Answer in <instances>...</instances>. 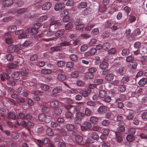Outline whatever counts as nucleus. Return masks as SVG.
<instances>
[{
    "label": "nucleus",
    "instance_id": "nucleus-12",
    "mask_svg": "<svg viewBox=\"0 0 147 147\" xmlns=\"http://www.w3.org/2000/svg\"><path fill=\"white\" fill-rule=\"evenodd\" d=\"M116 125L119 126L117 128V131L120 132H123L125 130V127L123 125V123H122L121 122H116L115 123Z\"/></svg>",
    "mask_w": 147,
    "mask_h": 147
},
{
    "label": "nucleus",
    "instance_id": "nucleus-27",
    "mask_svg": "<svg viewBox=\"0 0 147 147\" xmlns=\"http://www.w3.org/2000/svg\"><path fill=\"white\" fill-rule=\"evenodd\" d=\"M64 32V30H59L55 33V35L56 36H61L63 35Z\"/></svg>",
    "mask_w": 147,
    "mask_h": 147
},
{
    "label": "nucleus",
    "instance_id": "nucleus-32",
    "mask_svg": "<svg viewBox=\"0 0 147 147\" xmlns=\"http://www.w3.org/2000/svg\"><path fill=\"white\" fill-rule=\"evenodd\" d=\"M112 24V22L111 20L107 21L105 24V27L106 28H108L111 26Z\"/></svg>",
    "mask_w": 147,
    "mask_h": 147
},
{
    "label": "nucleus",
    "instance_id": "nucleus-19",
    "mask_svg": "<svg viewBox=\"0 0 147 147\" xmlns=\"http://www.w3.org/2000/svg\"><path fill=\"white\" fill-rule=\"evenodd\" d=\"M137 65L138 63L136 62L132 61L128 65V67L131 69L135 70L136 69Z\"/></svg>",
    "mask_w": 147,
    "mask_h": 147
},
{
    "label": "nucleus",
    "instance_id": "nucleus-3",
    "mask_svg": "<svg viewBox=\"0 0 147 147\" xmlns=\"http://www.w3.org/2000/svg\"><path fill=\"white\" fill-rule=\"evenodd\" d=\"M31 44V42L30 41L26 40L22 45L20 44L17 45L16 46L18 47H19V49H20V50H19L18 52L19 53L20 52V53H22L23 51L22 50V49H23L24 47H27L30 46Z\"/></svg>",
    "mask_w": 147,
    "mask_h": 147
},
{
    "label": "nucleus",
    "instance_id": "nucleus-59",
    "mask_svg": "<svg viewBox=\"0 0 147 147\" xmlns=\"http://www.w3.org/2000/svg\"><path fill=\"white\" fill-rule=\"evenodd\" d=\"M13 17L11 16L6 17L3 19V21L4 22H9L11 20Z\"/></svg>",
    "mask_w": 147,
    "mask_h": 147
},
{
    "label": "nucleus",
    "instance_id": "nucleus-14",
    "mask_svg": "<svg viewBox=\"0 0 147 147\" xmlns=\"http://www.w3.org/2000/svg\"><path fill=\"white\" fill-rule=\"evenodd\" d=\"M1 79L3 81L5 80V78L8 80L9 79L10 77L7 73L5 72H3L2 74H1L0 76Z\"/></svg>",
    "mask_w": 147,
    "mask_h": 147
},
{
    "label": "nucleus",
    "instance_id": "nucleus-44",
    "mask_svg": "<svg viewBox=\"0 0 147 147\" xmlns=\"http://www.w3.org/2000/svg\"><path fill=\"white\" fill-rule=\"evenodd\" d=\"M92 111L88 108H86L85 110V114L86 116H90L91 115Z\"/></svg>",
    "mask_w": 147,
    "mask_h": 147
},
{
    "label": "nucleus",
    "instance_id": "nucleus-64",
    "mask_svg": "<svg viewBox=\"0 0 147 147\" xmlns=\"http://www.w3.org/2000/svg\"><path fill=\"white\" fill-rule=\"evenodd\" d=\"M41 110L42 112L45 113H47L49 111V109L46 107H42Z\"/></svg>",
    "mask_w": 147,
    "mask_h": 147
},
{
    "label": "nucleus",
    "instance_id": "nucleus-63",
    "mask_svg": "<svg viewBox=\"0 0 147 147\" xmlns=\"http://www.w3.org/2000/svg\"><path fill=\"white\" fill-rule=\"evenodd\" d=\"M26 11V9L23 8H20L16 11V12L18 14L23 13Z\"/></svg>",
    "mask_w": 147,
    "mask_h": 147
},
{
    "label": "nucleus",
    "instance_id": "nucleus-38",
    "mask_svg": "<svg viewBox=\"0 0 147 147\" xmlns=\"http://www.w3.org/2000/svg\"><path fill=\"white\" fill-rule=\"evenodd\" d=\"M62 47L60 46H58L51 48V50L53 51H58L61 49Z\"/></svg>",
    "mask_w": 147,
    "mask_h": 147
},
{
    "label": "nucleus",
    "instance_id": "nucleus-37",
    "mask_svg": "<svg viewBox=\"0 0 147 147\" xmlns=\"http://www.w3.org/2000/svg\"><path fill=\"white\" fill-rule=\"evenodd\" d=\"M91 137L95 140H98L99 138V137L98 134L95 132H92L91 134Z\"/></svg>",
    "mask_w": 147,
    "mask_h": 147
},
{
    "label": "nucleus",
    "instance_id": "nucleus-43",
    "mask_svg": "<svg viewBox=\"0 0 147 147\" xmlns=\"http://www.w3.org/2000/svg\"><path fill=\"white\" fill-rule=\"evenodd\" d=\"M65 28L66 30H69L72 29L73 27V25L71 22H69L65 26Z\"/></svg>",
    "mask_w": 147,
    "mask_h": 147
},
{
    "label": "nucleus",
    "instance_id": "nucleus-34",
    "mask_svg": "<svg viewBox=\"0 0 147 147\" xmlns=\"http://www.w3.org/2000/svg\"><path fill=\"white\" fill-rule=\"evenodd\" d=\"M96 40L94 38H92L88 43V45L89 46H92L96 44Z\"/></svg>",
    "mask_w": 147,
    "mask_h": 147
},
{
    "label": "nucleus",
    "instance_id": "nucleus-25",
    "mask_svg": "<svg viewBox=\"0 0 147 147\" xmlns=\"http://www.w3.org/2000/svg\"><path fill=\"white\" fill-rule=\"evenodd\" d=\"M90 121L92 123L96 124L98 121V119L95 116H92L90 118Z\"/></svg>",
    "mask_w": 147,
    "mask_h": 147
},
{
    "label": "nucleus",
    "instance_id": "nucleus-49",
    "mask_svg": "<svg viewBox=\"0 0 147 147\" xmlns=\"http://www.w3.org/2000/svg\"><path fill=\"white\" fill-rule=\"evenodd\" d=\"M17 66V65L16 64L11 63L8 64L7 65V67L9 69H13Z\"/></svg>",
    "mask_w": 147,
    "mask_h": 147
},
{
    "label": "nucleus",
    "instance_id": "nucleus-54",
    "mask_svg": "<svg viewBox=\"0 0 147 147\" xmlns=\"http://www.w3.org/2000/svg\"><path fill=\"white\" fill-rule=\"evenodd\" d=\"M134 115L132 112H130L128 113L126 117L127 119L129 120H131L134 117Z\"/></svg>",
    "mask_w": 147,
    "mask_h": 147
},
{
    "label": "nucleus",
    "instance_id": "nucleus-15",
    "mask_svg": "<svg viewBox=\"0 0 147 147\" xmlns=\"http://www.w3.org/2000/svg\"><path fill=\"white\" fill-rule=\"evenodd\" d=\"M91 92V90L88 89L85 90H82L80 92V94H81L84 97H86L88 94L90 93Z\"/></svg>",
    "mask_w": 147,
    "mask_h": 147
},
{
    "label": "nucleus",
    "instance_id": "nucleus-36",
    "mask_svg": "<svg viewBox=\"0 0 147 147\" xmlns=\"http://www.w3.org/2000/svg\"><path fill=\"white\" fill-rule=\"evenodd\" d=\"M107 94L106 91L103 90H101L99 93V96L100 97L103 98H104Z\"/></svg>",
    "mask_w": 147,
    "mask_h": 147
},
{
    "label": "nucleus",
    "instance_id": "nucleus-62",
    "mask_svg": "<svg viewBox=\"0 0 147 147\" xmlns=\"http://www.w3.org/2000/svg\"><path fill=\"white\" fill-rule=\"evenodd\" d=\"M79 73L77 71H73L71 73V76L72 78H76L79 76Z\"/></svg>",
    "mask_w": 147,
    "mask_h": 147
},
{
    "label": "nucleus",
    "instance_id": "nucleus-21",
    "mask_svg": "<svg viewBox=\"0 0 147 147\" xmlns=\"http://www.w3.org/2000/svg\"><path fill=\"white\" fill-rule=\"evenodd\" d=\"M116 136V139L118 142H121L123 140V139L121 136V133L119 132H116L115 133Z\"/></svg>",
    "mask_w": 147,
    "mask_h": 147
},
{
    "label": "nucleus",
    "instance_id": "nucleus-24",
    "mask_svg": "<svg viewBox=\"0 0 147 147\" xmlns=\"http://www.w3.org/2000/svg\"><path fill=\"white\" fill-rule=\"evenodd\" d=\"M126 69L125 67H121L119 68L118 72L120 75H123L126 73Z\"/></svg>",
    "mask_w": 147,
    "mask_h": 147
},
{
    "label": "nucleus",
    "instance_id": "nucleus-28",
    "mask_svg": "<svg viewBox=\"0 0 147 147\" xmlns=\"http://www.w3.org/2000/svg\"><path fill=\"white\" fill-rule=\"evenodd\" d=\"M102 47L103 50H107L110 48V45L109 42H107L103 44Z\"/></svg>",
    "mask_w": 147,
    "mask_h": 147
},
{
    "label": "nucleus",
    "instance_id": "nucleus-55",
    "mask_svg": "<svg viewBox=\"0 0 147 147\" xmlns=\"http://www.w3.org/2000/svg\"><path fill=\"white\" fill-rule=\"evenodd\" d=\"M103 81L101 79H96L94 81V83L96 85H98L102 83Z\"/></svg>",
    "mask_w": 147,
    "mask_h": 147
},
{
    "label": "nucleus",
    "instance_id": "nucleus-1",
    "mask_svg": "<svg viewBox=\"0 0 147 147\" xmlns=\"http://www.w3.org/2000/svg\"><path fill=\"white\" fill-rule=\"evenodd\" d=\"M85 116V114L81 112H78L76 115L74 119V122L76 124H80L82 121V119H83Z\"/></svg>",
    "mask_w": 147,
    "mask_h": 147
},
{
    "label": "nucleus",
    "instance_id": "nucleus-41",
    "mask_svg": "<svg viewBox=\"0 0 147 147\" xmlns=\"http://www.w3.org/2000/svg\"><path fill=\"white\" fill-rule=\"evenodd\" d=\"M127 140L129 142H131L133 141L134 139V137L131 134H129L126 137Z\"/></svg>",
    "mask_w": 147,
    "mask_h": 147
},
{
    "label": "nucleus",
    "instance_id": "nucleus-48",
    "mask_svg": "<svg viewBox=\"0 0 147 147\" xmlns=\"http://www.w3.org/2000/svg\"><path fill=\"white\" fill-rule=\"evenodd\" d=\"M102 123L103 125L107 126L110 125V122L109 120L105 119L102 121Z\"/></svg>",
    "mask_w": 147,
    "mask_h": 147
},
{
    "label": "nucleus",
    "instance_id": "nucleus-20",
    "mask_svg": "<svg viewBox=\"0 0 147 147\" xmlns=\"http://www.w3.org/2000/svg\"><path fill=\"white\" fill-rule=\"evenodd\" d=\"M87 4L86 2L83 1L78 3L77 7L79 9H82L86 8L87 6Z\"/></svg>",
    "mask_w": 147,
    "mask_h": 147
},
{
    "label": "nucleus",
    "instance_id": "nucleus-9",
    "mask_svg": "<svg viewBox=\"0 0 147 147\" xmlns=\"http://www.w3.org/2000/svg\"><path fill=\"white\" fill-rule=\"evenodd\" d=\"M0 1L2 3L4 7H9L13 3V0H0Z\"/></svg>",
    "mask_w": 147,
    "mask_h": 147
},
{
    "label": "nucleus",
    "instance_id": "nucleus-6",
    "mask_svg": "<svg viewBox=\"0 0 147 147\" xmlns=\"http://www.w3.org/2000/svg\"><path fill=\"white\" fill-rule=\"evenodd\" d=\"M65 7L64 3L62 2H59L55 5L54 9L56 11H60L63 9Z\"/></svg>",
    "mask_w": 147,
    "mask_h": 147
},
{
    "label": "nucleus",
    "instance_id": "nucleus-29",
    "mask_svg": "<svg viewBox=\"0 0 147 147\" xmlns=\"http://www.w3.org/2000/svg\"><path fill=\"white\" fill-rule=\"evenodd\" d=\"M41 72L44 74H49L52 72V70L50 69H42Z\"/></svg>",
    "mask_w": 147,
    "mask_h": 147
},
{
    "label": "nucleus",
    "instance_id": "nucleus-22",
    "mask_svg": "<svg viewBox=\"0 0 147 147\" xmlns=\"http://www.w3.org/2000/svg\"><path fill=\"white\" fill-rule=\"evenodd\" d=\"M59 102L54 100L51 101L50 102V106L52 107H57L59 105Z\"/></svg>",
    "mask_w": 147,
    "mask_h": 147
},
{
    "label": "nucleus",
    "instance_id": "nucleus-58",
    "mask_svg": "<svg viewBox=\"0 0 147 147\" xmlns=\"http://www.w3.org/2000/svg\"><path fill=\"white\" fill-rule=\"evenodd\" d=\"M118 89L120 92H123L125 90L126 88L125 86L123 85H121L119 86Z\"/></svg>",
    "mask_w": 147,
    "mask_h": 147
},
{
    "label": "nucleus",
    "instance_id": "nucleus-47",
    "mask_svg": "<svg viewBox=\"0 0 147 147\" xmlns=\"http://www.w3.org/2000/svg\"><path fill=\"white\" fill-rule=\"evenodd\" d=\"M41 89L45 91L48 90L49 89V86L45 84H42Z\"/></svg>",
    "mask_w": 147,
    "mask_h": 147
},
{
    "label": "nucleus",
    "instance_id": "nucleus-5",
    "mask_svg": "<svg viewBox=\"0 0 147 147\" xmlns=\"http://www.w3.org/2000/svg\"><path fill=\"white\" fill-rule=\"evenodd\" d=\"M61 91V88L60 86H57L54 88L52 91L53 93L51 94V97H55L58 95V93Z\"/></svg>",
    "mask_w": 147,
    "mask_h": 147
},
{
    "label": "nucleus",
    "instance_id": "nucleus-7",
    "mask_svg": "<svg viewBox=\"0 0 147 147\" xmlns=\"http://www.w3.org/2000/svg\"><path fill=\"white\" fill-rule=\"evenodd\" d=\"M4 37L5 39V42L7 44H10L12 43V40L11 39V36L9 32L5 33L4 34Z\"/></svg>",
    "mask_w": 147,
    "mask_h": 147
},
{
    "label": "nucleus",
    "instance_id": "nucleus-35",
    "mask_svg": "<svg viewBox=\"0 0 147 147\" xmlns=\"http://www.w3.org/2000/svg\"><path fill=\"white\" fill-rule=\"evenodd\" d=\"M66 129L69 131H72L74 129V126L71 124H68L66 125Z\"/></svg>",
    "mask_w": 147,
    "mask_h": 147
},
{
    "label": "nucleus",
    "instance_id": "nucleus-4",
    "mask_svg": "<svg viewBox=\"0 0 147 147\" xmlns=\"http://www.w3.org/2000/svg\"><path fill=\"white\" fill-rule=\"evenodd\" d=\"M52 5V4L51 2H46L42 5V9L45 11H48L51 8Z\"/></svg>",
    "mask_w": 147,
    "mask_h": 147
},
{
    "label": "nucleus",
    "instance_id": "nucleus-40",
    "mask_svg": "<svg viewBox=\"0 0 147 147\" xmlns=\"http://www.w3.org/2000/svg\"><path fill=\"white\" fill-rule=\"evenodd\" d=\"M52 118L49 116H47L46 115L43 122L45 123H48L50 122L52 120Z\"/></svg>",
    "mask_w": 147,
    "mask_h": 147
},
{
    "label": "nucleus",
    "instance_id": "nucleus-53",
    "mask_svg": "<svg viewBox=\"0 0 147 147\" xmlns=\"http://www.w3.org/2000/svg\"><path fill=\"white\" fill-rule=\"evenodd\" d=\"M107 9L106 6L104 5L100 6L99 7V11L101 12H104Z\"/></svg>",
    "mask_w": 147,
    "mask_h": 147
},
{
    "label": "nucleus",
    "instance_id": "nucleus-11",
    "mask_svg": "<svg viewBox=\"0 0 147 147\" xmlns=\"http://www.w3.org/2000/svg\"><path fill=\"white\" fill-rule=\"evenodd\" d=\"M62 22L61 21H52L50 24V26H51L52 25L54 26V28H58V27L61 26L62 25Z\"/></svg>",
    "mask_w": 147,
    "mask_h": 147
},
{
    "label": "nucleus",
    "instance_id": "nucleus-39",
    "mask_svg": "<svg viewBox=\"0 0 147 147\" xmlns=\"http://www.w3.org/2000/svg\"><path fill=\"white\" fill-rule=\"evenodd\" d=\"M99 32V29L98 28H96L92 30L91 32V34L93 35H95L98 34Z\"/></svg>",
    "mask_w": 147,
    "mask_h": 147
},
{
    "label": "nucleus",
    "instance_id": "nucleus-23",
    "mask_svg": "<svg viewBox=\"0 0 147 147\" xmlns=\"http://www.w3.org/2000/svg\"><path fill=\"white\" fill-rule=\"evenodd\" d=\"M108 66V63L105 62H104L101 63L99 65L100 69H105L107 68Z\"/></svg>",
    "mask_w": 147,
    "mask_h": 147
},
{
    "label": "nucleus",
    "instance_id": "nucleus-61",
    "mask_svg": "<svg viewBox=\"0 0 147 147\" xmlns=\"http://www.w3.org/2000/svg\"><path fill=\"white\" fill-rule=\"evenodd\" d=\"M136 132V130L134 128L130 127L128 129V132L129 134H134Z\"/></svg>",
    "mask_w": 147,
    "mask_h": 147
},
{
    "label": "nucleus",
    "instance_id": "nucleus-30",
    "mask_svg": "<svg viewBox=\"0 0 147 147\" xmlns=\"http://www.w3.org/2000/svg\"><path fill=\"white\" fill-rule=\"evenodd\" d=\"M82 137L79 135H77L75 137V141L78 143H80L83 141Z\"/></svg>",
    "mask_w": 147,
    "mask_h": 147
},
{
    "label": "nucleus",
    "instance_id": "nucleus-13",
    "mask_svg": "<svg viewBox=\"0 0 147 147\" xmlns=\"http://www.w3.org/2000/svg\"><path fill=\"white\" fill-rule=\"evenodd\" d=\"M49 16L47 14H45L41 16L38 18V21L40 22H42L46 20Z\"/></svg>",
    "mask_w": 147,
    "mask_h": 147
},
{
    "label": "nucleus",
    "instance_id": "nucleus-18",
    "mask_svg": "<svg viewBox=\"0 0 147 147\" xmlns=\"http://www.w3.org/2000/svg\"><path fill=\"white\" fill-rule=\"evenodd\" d=\"M107 110L106 107L103 106H100L98 109V111L100 114L105 113Z\"/></svg>",
    "mask_w": 147,
    "mask_h": 147
},
{
    "label": "nucleus",
    "instance_id": "nucleus-56",
    "mask_svg": "<svg viewBox=\"0 0 147 147\" xmlns=\"http://www.w3.org/2000/svg\"><path fill=\"white\" fill-rule=\"evenodd\" d=\"M129 78L127 76L123 77L121 80V82L123 83H125L127 82L129 80Z\"/></svg>",
    "mask_w": 147,
    "mask_h": 147
},
{
    "label": "nucleus",
    "instance_id": "nucleus-45",
    "mask_svg": "<svg viewBox=\"0 0 147 147\" xmlns=\"http://www.w3.org/2000/svg\"><path fill=\"white\" fill-rule=\"evenodd\" d=\"M46 115L44 113H40L38 115V119L39 120L42 122H43Z\"/></svg>",
    "mask_w": 147,
    "mask_h": 147
},
{
    "label": "nucleus",
    "instance_id": "nucleus-17",
    "mask_svg": "<svg viewBox=\"0 0 147 147\" xmlns=\"http://www.w3.org/2000/svg\"><path fill=\"white\" fill-rule=\"evenodd\" d=\"M66 76L64 74H59L57 76V79L59 81H63L66 79Z\"/></svg>",
    "mask_w": 147,
    "mask_h": 147
},
{
    "label": "nucleus",
    "instance_id": "nucleus-52",
    "mask_svg": "<svg viewBox=\"0 0 147 147\" xmlns=\"http://www.w3.org/2000/svg\"><path fill=\"white\" fill-rule=\"evenodd\" d=\"M90 36V35L86 34H81L80 36L81 37L82 39H87L89 38Z\"/></svg>",
    "mask_w": 147,
    "mask_h": 147
},
{
    "label": "nucleus",
    "instance_id": "nucleus-26",
    "mask_svg": "<svg viewBox=\"0 0 147 147\" xmlns=\"http://www.w3.org/2000/svg\"><path fill=\"white\" fill-rule=\"evenodd\" d=\"M113 78L114 76L111 74H107L105 77L106 80L108 81H111L113 80Z\"/></svg>",
    "mask_w": 147,
    "mask_h": 147
},
{
    "label": "nucleus",
    "instance_id": "nucleus-10",
    "mask_svg": "<svg viewBox=\"0 0 147 147\" xmlns=\"http://www.w3.org/2000/svg\"><path fill=\"white\" fill-rule=\"evenodd\" d=\"M92 125L89 122L85 121L83 124V125L81 126V128L82 131L86 130L87 129H89L91 127Z\"/></svg>",
    "mask_w": 147,
    "mask_h": 147
},
{
    "label": "nucleus",
    "instance_id": "nucleus-50",
    "mask_svg": "<svg viewBox=\"0 0 147 147\" xmlns=\"http://www.w3.org/2000/svg\"><path fill=\"white\" fill-rule=\"evenodd\" d=\"M88 53L91 55L97 54L96 49L95 48L92 49Z\"/></svg>",
    "mask_w": 147,
    "mask_h": 147
},
{
    "label": "nucleus",
    "instance_id": "nucleus-60",
    "mask_svg": "<svg viewBox=\"0 0 147 147\" xmlns=\"http://www.w3.org/2000/svg\"><path fill=\"white\" fill-rule=\"evenodd\" d=\"M15 3L17 7H20L24 4V2L22 1H18L15 2Z\"/></svg>",
    "mask_w": 147,
    "mask_h": 147
},
{
    "label": "nucleus",
    "instance_id": "nucleus-33",
    "mask_svg": "<svg viewBox=\"0 0 147 147\" xmlns=\"http://www.w3.org/2000/svg\"><path fill=\"white\" fill-rule=\"evenodd\" d=\"M46 133L48 135L50 136H53L54 134L51 128H49L46 129Z\"/></svg>",
    "mask_w": 147,
    "mask_h": 147
},
{
    "label": "nucleus",
    "instance_id": "nucleus-42",
    "mask_svg": "<svg viewBox=\"0 0 147 147\" xmlns=\"http://www.w3.org/2000/svg\"><path fill=\"white\" fill-rule=\"evenodd\" d=\"M65 116L66 118L71 119L73 117V114L70 111H68L66 113Z\"/></svg>",
    "mask_w": 147,
    "mask_h": 147
},
{
    "label": "nucleus",
    "instance_id": "nucleus-2",
    "mask_svg": "<svg viewBox=\"0 0 147 147\" xmlns=\"http://www.w3.org/2000/svg\"><path fill=\"white\" fill-rule=\"evenodd\" d=\"M81 20L80 19H77L74 22L76 26L75 28L76 30H80L82 29L84 27V25L81 22Z\"/></svg>",
    "mask_w": 147,
    "mask_h": 147
},
{
    "label": "nucleus",
    "instance_id": "nucleus-57",
    "mask_svg": "<svg viewBox=\"0 0 147 147\" xmlns=\"http://www.w3.org/2000/svg\"><path fill=\"white\" fill-rule=\"evenodd\" d=\"M94 25L92 24L87 25L85 27V29L86 30L88 31L91 30L93 27Z\"/></svg>",
    "mask_w": 147,
    "mask_h": 147
},
{
    "label": "nucleus",
    "instance_id": "nucleus-16",
    "mask_svg": "<svg viewBox=\"0 0 147 147\" xmlns=\"http://www.w3.org/2000/svg\"><path fill=\"white\" fill-rule=\"evenodd\" d=\"M147 84V79L145 78H142L138 82L139 84L142 86H144Z\"/></svg>",
    "mask_w": 147,
    "mask_h": 147
},
{
    "label": "nucleus",
    "instance_id": "nucleus-8",
    "mask_svg": "<svg viewBox=\"0 0 147 147\" xmlns=\"http://www.w3.org/2000/svg\"><path fill=\"white\" fill-rule=\"evenodd\" d=\"M17 45H11L9 46L8 48L7 51L8 52L10 53H12L15 51V50H17V52L19 53L20 54H22L23 53H20V52L19 53L18 51L20 50L19 47L16 46Z\"/></svg>",
    "mask_w": 147,
    "mask_h": 147
},
{
    "label": "nucleus",
    "instance_id": "nucleus-31",
    "mask_svg": "<svg viewBox=\"0 0 147 147\" xmlns=\"http://www.w3.org/2000/svg\"><path fill=\"white\" fill-rule=\"evenodd\" d=\"M17 28L16 26L12 25L8 27L7 29L9 31L13 32L16 30Z\"/></svg>",
    "mask_w": 147,
    "mask_h": 147
},
{
    "label": "nucleus",
    "instance_id": "nucleus-51",
    "mask_svg": "<svg viewBox=\"0 0 147 147\" xmlns=\"http://www.w3.org/2000/svg\"><path fill=\"white\" fill-rule=\"evenodd\" d=\"M6 112V110L4 108H2L0 109V114L1 116L3 118H5V116L4 114Z\"/></svg>",
    "mask_w": 147,
    "mask_h": 147
},
{
    "label": "nucleus",
    "instance_id": "nucleus-46",
    "mask_svg": "<svg viewBox=\"0 0 147 147\" xmlns=\"http://www.w3.org/2000/svg\"><path fill=\"white\" fill-rule=\"evenodd\" d=\"M8 117L11 119H15L16 118V115L11 112H9L8 114Z\"/></svg>",
    "mask_w": 147,
    "mask_h": 147
}]
</instances>
